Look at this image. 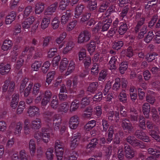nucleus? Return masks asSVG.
<instances>
[{"mask_svg": "<svg viewBox=\"0 0 160 160\" xmlns=\"http://www.w3.org/2000/svg\"><path fill=\"white\" fill-rule=\"evenodd\" d=\"M146 125L147 128L151 130L149 132V135L157 141L160 142V136L157 133L159 130L158 127L149 121H147Z\"/></svg>", "mask_w": 160, "mask_h": 160, "instance_id": "obj_1", "label": "nucleus"}, {"mask_svg": "<svg viewBox=\"0 0 160 160\" xmlns=\"http://www.w3.org/2000/svg\"><path fill=\"white\" fill-rule=\"evenodd\" d=\"M15 86L14 81H10L9 79L6 80L2 86L3 92L8 91V94L11 95L13 92Z\"/></svg>", "mask_w": 160, "mask_h": 160, "instance_id": "obj_2", "label": "nucleus"}, {"mask_svg": "<svg viewBox=\"0 0 160 160\" xmlns=\"http://www.w3.org/2000/svg\"><path fill=\"white\" fill-rule=\"evenodd\" d=\"M121 120V126L125 132L130 133L133 131V127L129 119L123 118Z\"/></svg>", "mask_w": 160, "mask_h": 160, "instance_id": "obj_3", "label": "nucleus"}, {"mask_svg": "<svg viewBox=\"0 0 160 160\" xmlns=\"http://www.w3.org/2000/svg\"><path fill=\"white\" fill-rule=\"evenodd\" d=\"M90 32L84 30L81 32L78 38V42L79 43H84L88 42L91 37Z\"/></svg>", "mask_w": 160, "mask_h": 160, "instance_id": "obj_4", "label": "nucleus"}, {"mask_svg": "<svg viewBox=\"0 0 160 160\" xmlns=\"http://www.w3.org/2000/svg\"><path fill=\"white\" fill-rule=\"evenodd\" d=\"M134 135L137 138L140 139L145 142H149L151 141L150 138L148 136H147L146 133L142 130H137L135 132Z\"/></svg>", "mask_w": 160, "mask_h": 160, "instance_id": "obj_5", "label": "nucleus"}, {"mask_svg": "<svg viewBox=\"0 0 160 160\" xmlns=\"http://www.w3.org/2000/svg\"><path fill=\"white\" fill-rule=\"evenodd\" d=\"M79 122V117L77 115L72 116L69 122V126L70 128L75 129L77 127Z\"/></svg>", "mask_w": 160, "mask_h": 160, "instance_id": "obj_6", "label": "nucleus"}, {"mask_svg": "<svg viewBox=\"0 0 160 160\" xmlns=\"http://www.w3.org/2000/svg\"><path fill=\"white\" fill-rule=\"evenodd\" d=\"M124 152L126 158L128 159H130L134 157L135 152L127 144L124 145Z\"/></svg>", "mask_w": 160, "mask_h": 160, "instance_id": "obj_7", "label": "nucleus"}, {"mask_svg": "<svg viewBox=\"0 0 160 160\" xmlns=\"http://www.w3.org/2000/svg\"><path fill=\"white\" fill-rule=\"evenodd\" d=\"M141 14L138 13L136 16V18L138 20L137 24L135 28V30L136 32H138L139 31V29L142 26L144 22L145 18L143 17L141 18Z\"/></svg>", "mask_w": 160, "mask_h": 160, "instance_id": "obj_8", "label": "nucleus"}, {"mask_svg": "<svg viewBox=\"0 0 160 160\" xmlns=\"http://www.w3.org/2000/svg\"><path fill=\"white\" fill-rule=\"evenodd\" d=\"M126 140L127 142L131 144L133 147L140 146L141 145L140 142L136 139L135 137L132 135L128 136L126 138Z\"/></svg>", "mask_w": 160, "mask_h": 160, "instance_id": "obj_9", "label": "nucleus"}, {"mask_svg": "<svg viewBox=\"0 0 160 160\" xmlns=\"http://www.w3.org/2000/svg\"><path fill=\"white\" fill-rule=\"evenodd\" d=\"M88 141H90L88 144L87 145L86 148L90 150H93L96 147L98 143V140L96 138H94L92 139L89 140V138L86 137L85 138Z\"/></svg>", "mask_w": 160, "mask_h": 160, "instance_id": "obj_10", "label": "nucleus"}, {"mask_svg": "<svg viewBox=\"0 0 160 160\" xmlns=\"http://www.w3.org/2000/svg\"><path fill=\"white\" fill-rule=\"evenodd\" d=\"M41 138H42V140L45 143L48 142L50 139V133L48 129L45 128H42V132H40Z\"/></svg>", "mask_w": 160, "mask_h": 160, "instance_id": "obj_11", "label": "nucleus"}, {"mask_svg": "<svg viewBox=\"0 0 160 160\" xmlns=\"http://www.w3.org/2000/svg\"><path fill=\"white\" fill-rule=\"evenodd\" d=\"M39 110L35 106H30L28 108V113L30 117H32L39 115Z\"/></svg>", "mask_w": 160, "mask_h": 160, "instance_id": "obj_12", "label": "nucleus"}, {"mask_svg": "<svg viewBox=\"0 0 160 160\" xmlns=\"http://www.w3.org/2000/svg\"><path fill=\"white\" fill-rule=\"evenodd\" d=\"M53 113V112L49 111L45 112L43 113L45 121L49 127L53 124L52 122V118L51 117Z\"/></svg>", "mask_w": 160, "mask_h": 160, "instance_id": "obj_13", "label": "nucleus"}, {"mask_svg": "<svg viewBox=\"0 0 160 160\" xmlns=\"http://www.w3.org/2000/svg\"><path fill=\"white\" fill-rule=\"evenodd\" d=\"M63 15L61 17V22L62 24L66 23L71 19L72 12L71 10L67 11L63 13Z\"/></svg>", "mask_w": 160, "mask_h": 160, "instance_id": "obj_14", "label": "nucleus"}, {"mask_svg": "<svg viewBox=\"0 0 160 160\" xmlns=\"http://www.w3.org/2000/svg\"><path fill=\"white\" fill-rule=\"evenodd\" d=\"M11 69L10 66L9 64L5 65L3 63L0 64V73L2 75L7 74Z\"/></svg>", "mask_w": 160, "mask_h": 160, "instance_id": "obj_15", "label": "nucleus"}, {"mask_svg": "<svg viewBox=\"0 0 160 160\" xmlns=\"http://www.w3.org/2000/svg\"><path fill=\"white\" fill-rule=\"evenodd\" d=\"M81 136V134L78 133L77 135L74 136L72 138L71 144V147L74 148L77 147L79 143L80 139Z\"/></svg>", "mask_w": 160, "mask_h": 160, "instance_id": "obj_16", "label": "nucleus"}, {"mask_svg": "<svg viewBox=\"0 0 160 160\" xmlns=\"http://www.w3.org/2000/svg\"><path fill=\"white\" fill-rule=\"evenodd\" d=\"M32 128L34 129L40 128L41 127V120L39 118H36L32 120L30 124Z\"/></svg>", "mask_w": 160, "mask_h": 160, "instance_id": "obj_17", "label": "nucleus"}, {"mask_svg": "<svg viewBox=\"0 0 160 160\" xmlns=\"http://www.w3.org/2000/svg\"><path fill=\"white\" fill-rule=\"evenodd\" d=\"M124 22L121 23V25L118 30V33L121 35L123 34L127 31L128 29L127 24L128 23V20L124 19Z\"/></svg>", "mask_w": 160, "mask_h": 160, "instance_id": "obj_18", "label": "nucleus"}, {"mask_svg": "<svg viewBox=\"0 0 160 160\" xmlns=\"http://www.w3.org/2000/svg\"><path fill=\"white\" fill-rule=\"evenodd\" d=\"M58 5V2H55L47 8L46 13L47 15H51L56 10Z\"/></svg>", "mask_w": 160, "mask_h": 160, "instance_id": "obj_19", "label": "nucleus"}, {"mask_svg": "<svg viewBox=\"0 0 160 160\" xmlns=\"http://www.w3.org/2000/svg\"><path fill=\"white\" fill-rule=\"evenodd\" d=\"M85 6L82 4H78L75 9V17L76 18H78L81 15Z\"/></svg>", "mask_w": 160, "mask_h": 160, "instance_id": "obj_20", "label": "nucleus"}, {"mask_svg": "<svg viewBox=\"0 0 160 160\" xmlns=\"http://www.w3.org/2000/svg\"><path fill=\"white\" fill-rule=\"evenodd\" d=\"M34 20V18L33 16L27 18L22 23V28L27 29L29 28L31 25L32 23Z\"/></svg>", "mask_w": 160, "mask_h": 160, "instance_id": "obj_21", "label": "nucleus"}, {"mask_svg": "<svg viewBox=\"0 0 160 160\" xmlns=\"http://www.w3.org/2000/svg\"><path fill=\"white\" fill-rule=\"evenodd\" d=\"M51 16H46L42 19L41 27L42 29H45L47 28L50 22Z\"/></svg>", "mask_w": 160, "mask_h": 160, "instance_id": "obj_22", "label": "nucleus"}, {"mask_svg": "<svg viewBox=\"0 0 160 160\" xmlns=\"http://www.w3.org/2000/svg\"><path fill=\"white\" fill-rule=\"evenodd\" d=\"M143 113L145 118H148L149 117V113L150 110V107L148 103H145L142 107Z\"/></svg>", "mask_w": 160, "mask_h": 160, "instance_id": "obj_23", "label": "nucleus"}, {"mask_svg": "<svg viewBox=\"0 0 160 160\" xmlns=\"http://www.w3.org/2000/svg\"><path fill=\"white\" fill-rule=\"evenodd\" d=\"M16 15L15 12H12L6 17L5 22L6 24H10L15 19Z\"/></svg>", "mask_w": 160, "mask_h": 160, "instance_id": "obj_24", "label": "nucleus"}, {"mask_svg": "<svg viewBox=\"0 0 160 160\" xmlns=\"http://www.w3.org/2000/svg\"><path fill=\"white\" fill-rule=\"evenodd\" d=\"M118 63L117 58L115 57H112L109 63L110 69L115 70L117 68Z\"/></svg>", "mask_w": 160, "mask_h": 160, "instance_id": "obj_25", "label": "nucleus"}, {"mask_svg": "<svg viewBox=\"0 0 160 160\" xmlns=\"http://www.w3.org/2000/svg\"><path fill=\"white\" fill-rule=\"evenodd\" d=\"M29 145L31 155V156L33 157L36 151V144L34 141L32 139H31Z\"/></svg>", "mask_w": 160, "mask_h": 160, "instance_id": "obj_26", "label": "nucleus"}, {"mask_svg": "<svg viewBox=\"0 0 160 160\" xmlns=\"http://www.w3.org/2000/svg\"><path fill=\"white\" fill-rule=\"evenodd\" d=\"M98 83L97 82H94L91 83L88 88V91L92 93H94L98 89Z\"/></svg>", "mask_w": 160, "mask_h": 160, "instance_id": "obj_27", "label": "nucleus"}, {"mask_svg": "<svg viewBox=\"0 0 160 160\" xmlns=\"http://www.w3.org/2000/svg\"><path fill=\"white\" fill-rule=\"evenodd\" d=\"M12 45L11 41L9 40H6L3 42L2 46V50L4 51H6L11 48Z\"/></svg>", "mask_w": 160, "mask_h": 160, "instance_id": "obj_28", "label": "nucleus"}, {"mask_svg": "<svg viewBox=\"0 0 160 160\" xmlns=\"http://www.w3.org/2000/svg\"><path fill=\"white\" fill-rule=\"evenodd\" d=\"M44 8V4L43 3L39 2L36 6L35 13L39 14L43 11Z\"/></svg>", "mask_w": 160, "mask_h": 160, "instance_id": "obj_29", "label": "nucleus"}, {"mask_svg": "<svg viewBox=\"0 0 160 160\" xmlns=\"http://www.w3.org/2000/svg\"><path fill=\"white\" fill-rule=\"evenodd\" d=\"M115 82L112 87V89L114 91H118L120 88L121 80L119 78H116Z\"/></svg>", "mask_w": 160, "mask_h": 160, "instance_id": "obj_30", "label": "nucleus"}, {"mask_svg": "<svg viewBox=\"0 0 160 160\" xmlns=\"http://www.w3.org/2000/svg\"><path fill=\"white\" fill-rule=\"evenodd\" d=\"M69 107V105L68 102H63L60 105L59 109L61 111L66 112L68 110Z\"/></svg>", "mask_w": 160, "mask_h": 160, "instance_id": "obj_31", "label": "nucleus"}, {"mask_svg": "<svg viewBox=\"0 0 160 160\" xmlns=\"http://www.w3.org/2000/svg\"><path fill=\"white\" fill-rule=\"evenodd\" d=\"M55 151L58 160H62L63 154V148H61L60 149H55Z\"/></svg>", "mask_w": 160, "mask_h": 160, "instance_id": "obj_32", "label": "nucleus"}, {"mask_svg": "<svg viewBox=\"0 0 160 160\" xmlns=\"http://www.w3.org/2000/svg\"><path fill=\"white\" fill-rule=\"evenodd\" d=\"M70 2V0H62L59 5L60 9L62 10H65Z\"/></svg>", "mask_w": 160, "mask_h": 160, "instance_id": "obj_33", "label": "nucleus"}, {"mask_svg": "<svg viewBox=\"0 0 160 160\" xmlns=\"http://www.w3.org/2000/svg\"><path fill=\"white\" fill-rule=\"evenodd\" d=\"M52 98L51 102L50 105L53 109H56L58 106V100L56 96H54Z\"/></svg>", "mask_w": 160, "mask_h": 160, "instance_id": "obj_34", "label": "nucleus"}, {"mask_svg": "<svg viewBox=\"0 0 160 160\" xmlns=\"http://www.w3.org/2000/svg\"><path fill=\"white\" fill-rule=\"evenodd\" d=\"M121 53L122 54L125 53L126 56L129 58L132 57L133 55L132 48L130 47H129L127 50H123Z\"/></svg>", "mask_w": 160, "mask_h": 160, "instance_id": "obj_35", "label": "nucleus"}, {"mask_svg": "<svg viewBox=\"0 0 160 160\" xmlns=\"http://www.w3.org/2000/svg\"><path fill=\"white\" fill-rule=\"evenodd\" d=\"M68 62L67 59L64 58L61 61L60 65V68L62 71H64L66 69Z\"/></svg>", "mask_w": 160, "mask_h": 160, "instance_id": "obj_36", "label": "nucleus"}, {"mask_svg": "<svg viewBox=\"0 0 160 160\" xmlns=\"http://www.w3.org/2000/svg\"><path fill=\"white\" fill-rule=\"evenodd\" d=\"M118 98L120 102H125L127 100V96L126 92L124 90H122L120 92Z\"/></svg>", "mask_w": 160, "mask_h": 160, "instance_id": "obj_37", "label": "nucleus"}, {"mask_svg": "<svg viewBox=\"0 0 160 160\" xmlns=\"http://www.w3.org/2000/svg\"><path fill=\"white\" fill-rule=\"evenodd\" d=\"M113 133L114 131L113 129V127L112 126H111L110 127L108 130V138L107 139L108 143H110L112 140Z\"/></svg>", "mask_w": 160, "mask_h": 160, "instance_id": "obj_38", "label": "nucleus"}, {"mask_svg": "<svg viewBox=\"0 0 160 160\" xmlns=\"http://www.w3.org/2000/svg\"><path fill=\"white\" fill-rule=\"evenodd\" d=\"M83 62L85 69L90 70V66L91 64V61L90 57H88L83 60Z\"/></svg>", "mask_w": 160, "mask_h": 160, "instance_id": "obj_39", "label": "nucleus"}, {"mask_svg": "<svg viewBox=\"0 0 160 160\" xmlns=\"http://www.w3.org/2000/svg\"><path fill=\"white\" fill-rule=\"evenodd\" d=\"M53 148H50L47 150L46 155L47 159L48 160L52 159L53 157Z\"/></svg>", "mask_w": 160, "mask_h": 160, "instance_id": "obj_40", "label": "nucleus"}, {"mask_svg": "<svg viewBox=\"0 0 160 160\" xmlns=\"http://www.w3.org/2000/svg\"><path fill=\"white\" fill-rule=\"evenodd\" d=\"M73 43L72 42H69L67 44L66 46L63 50V53L64 54L67 53L70 51L73 47Z\"/></svg>", "mask_w": 160, "mask_h": 160, "instance_id": "obj_41", "label": "nucleus"}, {"mask_svg": "<svg viewBox=\"0 0 160 160\" xmlns=\"http://www.w3.org/2000/svg\"><path fill=\"white\" fill-rule=\"evenodd\" d=\"M123 43L122 41L116 42L113 43L112 48L117 50L120 49L123 46Z\"/></svg>", "mask_w": 160, "mask_h": 160, "instance_id": "obj_42", "label": "nucleus"}, {"mask_svg": "<svg viewBox=\"0 0 160 160\" xmlns=\"http://www.w3.org/2000/svg\"><path fill=\"white\" fill-rule=\"evenodd\" d=\"M16 128L14 129V133L18 135L21 133V131L22 128V124L21 122H18L17 123Z\"/></svg>", "mask_w": 160, "mask_h": 160, "instance_id": "obj_43", "label": "nucleus"}, {"mask_svg": "<svg viewBox=\"0 0 160 160\" xmlns=\"http://www.w3.org/2000/svg\"><path fill=\"white\" fill-rule=\"evenodd\" d=\"M147 26H143L141 29L140 30V32L138 34V38L140 39L143 38L144 35L147 32Z\"/></svg>", "mask_w": 160, "mask_h": 160, "instance_id": "obj_44", "label": "nucleus"}, {"mask_svg": "<svg viewBox=\"0 0 160 160\" xmlns=\"http://www.w3.org/2000/svg\"><path fill=\"white\" fill-rule=\"evenodd\" d=\"M42 47L43 48L48 47L49 45V43L52 40V37L50 36H48L43 38Z\"/></svg>", "mask_w": 160, "mask_h": 160, "instance_id": "obj_45", "label": "nucleus"}, {"mask_svg": "<svg viewBox=\"0 0 160 160\" xmlns=\"http://www.w3.org/2000/svg\"><path fill=\"white\" fill-rule=\"evenodd\" d=\"M154 35L152 32H149L144 38V41L147 43L150 42L153 38Z\"/></svg>", "mask_w": 160, "mask_h": 160, "instance_id": "obj_46", "label": "nucleus"}, {"mask_svg": "<svg viewBox=\"0 0 160 160\" xmlns=\"http://www.w3.org/2000/svg\"><path fill=\"white\" fill-rule=\"evenodd\" d=\"M42 62L39 61H35L32 65V68L35 71H38L42 64Z\"/></svg>", "mask_w": 160, "mask_h": 160, "instance_id": "obj_47", "label": "nucleus"}, {"mask_svg": "<svg viewBox=\"0 0 160 160\" xmlns=\"http://www.w3.org/2000/svg\"><path fill=\"white\" fill-rule=\"evenodd\" d=\"M50 63L48 61H46L44 63L42 67V72L44 73H46L50 68Z\"/></svg>", "mask_w": 160, "mask_h": 160, "instance_id": "obj_48", "label": "nucleus"}, {"mask_svg": "<svg viewBox=\"0 0 160 160\" xmlns=\"http://www.w3.org/2000/svg\"><path fill=\"white\" fill-rule=\"evenodd\" d=\"M88 56H86V50L85 49H82L80 50L78 53V58L79 61L83 60L85 58Z\"/></svg>", "mask_w": 160, "mask_h": 160, "instance_id": "obj_49", "label": "nucleus"}, {"mask_svg": "<svg viewBox=\"0 0 160 160\" xmlns=\"http://www.w3.org/2000/svg\"><path fill=\"white\" fill-rule=\"evenodd\" d=\"M21 160H28V155L25 150H21L19 152Z\"/></svg>", "mask_w": 160, "mask_h": 160, "instance_id": "obj_50", "label": "nucleus"}, {"mask_svg": "<svg viewBox=\"0 0 160 160\" xmlns=\"http://www.w3.org/2000/svg\"><path fill=\"white\" fill-rule=\"evenodd\" d=\"M148 152L149 153L153 155L155 158H158L160 155V152H158L157 150H154L152 148H149L148 149Z\"/></svg>", "mask_w": 160, "mask_h": 160, "instance_id": "obj_51", "label": "nucleus"}, {"mask_svg": "<svg viewBox=\"0 0 160 160\" xmlns=\"http://www.w3.org/2000/svg\"><path fill=\"white\" fill-rule=\"evenodd\" d=\"M96 44L94 42H91L88 45V51L90 53L93 52L96 48Z\"/></svg>", "mask_w": 160, "mask_h": 160, "instance_id": "obj_52", "label": "nucleus"}, {"mask_svg": "<svg viewBox=\"0 0 160 160\" xmlns=\"http://www.w3.org/2000/svg\"><path fill=\"white\" fill-rule=\"evenodd\" d=\"M102 122L103 126V129L102 130V132H107L109 126L108 121L105 118H103L102 119Z\"/></svg>", "mask_w": 160, "mask_h": 160, "instance_id": "obj_53", "label": "nucleus"}, {"mask_svg": "<svg viewBox=\"0 0 160 160\" xmlns=\"http://www.w3.org/2000/svg\"><path fill=\"white\" fill-rule=\"evenodd\" d=\"M78 102L77 101L76 102L74 101L72 102L70 107V110L71 111H74L78 108L79 104V102Z\"/></svg>", "mask_w": 160, "mask_h": 160, "instance_id": "obj_54", "label": "nucleus"}, {"mask_svg": "<svg viewBox=\"0 0 160 160\" xmlns=\"http://www.w3.org/2000/svg\"><path fill=\"white\" fill-rule=\"evenodd\" d=\"M67 34L66 32H63L61 34L59 37L56 40V43L58 44L61 43L64 39L66 38Z\"/></svg>", "mask_w": 160, "mask_h": 160, "instance_id": "obj_55", "label": "nucleus"}, {"mask_svg": "<svg viewBox=\"0 0 160 160\" xmlns=\"http://www.w3.org/2000/svg\"><path fill=\"white\" fill-rule=\"evenodd\" d=\"M32 86V83H29L28 87L25 89L23 92L24 97H27L29 95L30 93Z\"/></svg>", "mask_w": 160, "mask_h": 160, "instance_id": "obj_56", "label": "nucleus"}, {"mask_svg": "<svg viewBox=\"0 0 160 160\" xmlns=\"http://www.w3.org/2000/svg\"><path fill=\"white\" fill-rule=\"evenodd\" d=\"M97 3L95 2L91 1L89 2L88 4V8L90 11L95 10L97 7Z\"/></svg>", "mask_w": 160, "mask_h": 160, "instance_id": "obj_57", "label": "nucleus"}, {"mask_svg": "<svg viewBox=\"0 0 160 160\" xmlns=\"http://www.w3.org/2000/svg\"><path fill=\"white\" fill-rule=\"evenodd\" d=\"M145 120L144 118L142 116L139 117V126L142 129H145L146 128Z\"/></svg>", "mask_w": 160, "mask_h": 160, "instance_id": "obj_58", "label": "nucleus"}, {"mask_svg": "<svg viewBox=\"0 0 160 160\" xmlns=\"http://www.w3.org/2000/svg\"><path fill=\"white\" fill-rule=\"evenodd\" d=\"M59 21L57 18H54L52 22V25L53 28L56 29L58 28L59 25Z\"/></svg>", "mask_w": 160, "mask_h": 160, "instance_id": "obj_59", "label": "nucleus"}, {"mask_svg": "<svg viewBox=\"0 0 160 160\" xmlns=\"http://www.w3.org/2000/svg\"><path fill=\"white\" fill-rule=\"evenodd\" d=\"M106 22V21H103L102 23L101 22V24H100L101 31L102 32L107 31L110 26L109 24L105 23Z\"/></svg>", "mask_w": 160, "mask_h": 160, "instance_id": "obj_60", "label": "nucleus"}, {"mask_svg": "<svg viewBox=\"0 0 160 160\" xmlns=\"http://www.w3.org/2000/svg\"><path fill=\"white\" fill-rule=\"evenodd\" d=\"M95 114L98 117H100L102 113V109L101 106H97L94 108Z\"/></svg>", "mask_w": 160, "mask_h": 160, "instance_id": "obj_61", "label": "nucleus"}, {"mask_svg": "<svg viewBox=\"0 0 160 160\" xmlns=\"http://www.w3.org/2000/svg\"><path fill=\"white\" fill-rule=\"evenodd\" d=\"M61 118L60 115L58 114H56L54 115L53 118V124L55 122L58 123H61Z\"/></svg>", "mask_w": 160, "mask_h": 160, "instance_id": "obj_62", "label": "nucleus"}, {"mask_svg": "<svg viewBox=\"0 0 160 160\" xmlns=\"http://www.w3.org/2000/svg\"><path fill=\"white\" fill-rule=\"evenodd\" d=\"M32 8L31 6H28L25 9L24 12L23 16L24 18L27 17L29 15L32 11Z\"/></svg>", "mask_w": 160, "mask_h": 160, "instance_id": "obj_63", "label": "nucleus"}, {"mask_svg": "<svg viewBox=\"0 0 160 160\" xmlns=\"http://www.w3.org/2000/svg\"><path fill=\"white\" fill-rule=\"evenodd\" d=\"M158 19V16L157 15H155L153 16L151 20L148 23V27L149 28L152 27L156 23Z\"/></svg>", "mask_w": 160, "mask_h": 160, "instance_id": "obj_64", "label": "nucleus"}]
</instances>
